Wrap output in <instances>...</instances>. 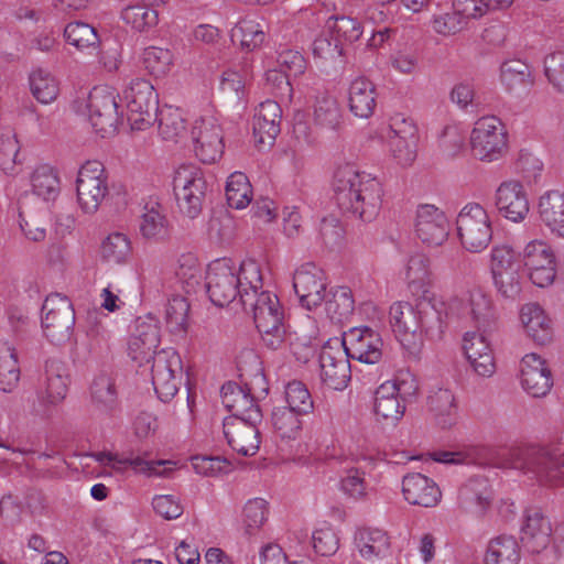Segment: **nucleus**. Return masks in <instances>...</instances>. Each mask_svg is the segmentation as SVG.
Here are the masks:
<instances>
[{"instance_id": "4be33fe9", "label": "nucleus", "mask_w": 564, "mask_h": 564, "mask_svg": "<svg viewBox=\"0 0 564 564\" xmlns=\"http://www.w3.org/2000/svg\"><path fill=\"white\" fill-rule=\"evenodd\" d=\"M259 423L251 422V420L226 417L223 429L228 445L242 456L256 455L261 443Z\"/></svg>"}, {"instance_id": "69168bd1", "label": "nucleus", "mask_w": 564, "mask_h": 564, "mask_svg": "<svg viewBox=\"0 0 564 564\" xmlns=\"http://www.w3.org/2000/svg\"><path fill=\"white\" fill-rule=\"evenodd\" d=\"M313 54L324 59H335L344 55L343 43H339L329 30L323 32L313 42Z\"/></svg>"}, {"instance_id": "c85d7f7f", "label": "nucleus", "mask_w": 564, "mask_h": 564, "mask_svg": "<svg viewBox=\"0 0 564 564\" xmlns=\"http://www.w3.org/2000/svg\"><path fill=\"white\" fill-rule=\"evenodd\" d=\"M313 116L315 126L321 130L337 132L343 128V110L337 99L329 94L316 96Z\"/></svg>"}, {"instance_id": "8fccbe9b", "label": "nucleus", "mask_w": 564, "mask_h": 564, "mask_svg": "<svg viewBox=\"0 0 564 564\" xmlns=\"http://www.w3.org/2000/svg\"><path fill=\"white\" fill-rule=\"evenodd\" d=\"M64 37L78 50L96 47L100 44L96 29L82 21L68 23L64 29Z\"/></svg>"}, {"instance_id": "37998d69", "label": "nucleus", "mask_w": 564, "mask_h": 564, "mask_svg": "<svg viewBox=\"0 0 564 564\" xmlns=\"http://www.w3.org/2000/svg\"><path fill=\"white\" fill-rule=\"evenodd\" d=\"M141 216L140 232L145 239L164 240L169 236V225L165 215L160 210V205L145 206Z\"/></svg>"}, {"instance_id": "412c9836", "label": "nucleus", "mask_w": 564, "mask_h": 564, "mask_svg": "<svg viewBox=\"0 0 564 564\" xmlns=\"http://www.w3.org/2000/svg\"><path fill=\"white\" fill-rule=\"evenodd\" d=\"M495 204L499 215L506 219L520 223L530 212L528 194L519 181H507L496 191Z\"/></svg>"}, {"instance_id": "9b49d317", "label": "nucleus", "mask_w": 564, "mask_h": 564, "mask_svg": "<svg viewBox=\"0 0 564 564\" xmlns=\"http://www.w3.org/2000/svg\"><path fill=\"white\" fill-rule=\"evenodd\" d=\"M69 375L65 364L57 359L45 362L44 382L36 391V400L32 404V413L48 417L51 408L56 406L67 395Z\"/></svg>"}, {"instance_id": "680f3d73", "label": "nucleus", "mask_w": 564, "mask_h": 564, "mask_svg": "<svg viewBox=\"0 0 564 564\" xmlns=\"http://www.w3.org/2000/svg\"><path fill=\"white\" fill-rule=\"evenodd\" d=\"M523 263L528 270L538 269L555 263L551 248L543 241H532L527 245L523 253Z\"/></svg>"}, {"instance_id": "1a4fd4ad", "label": "nucleus", "mask_w": 564, "mask_h": 564, "mask_svg": "<svg viewBox=\"0 0 564 564\" xmlns=\"http://www.w3.org/2000/svg\"><path fill=\"white\" fill-rule=\"evenodd\" d=\"M42 327L54 345L68 341L74 332L75 311L70 301L58 293L46 296L42 306Z\"/></svg>"}, {"instance_id": "4c0bfd02", "label": "nucleus", "mask_w": 564, "mask_h": 564, "mask_svg": "<svg viewBox=\"0 0 564 564\" xmlns=\"http://www.w3.org/2000/svg\"><path fill=\"white\" fill-rule=\"evenodd\" d=\"M231 40H239L242 48L253 51L265 41V25L254 19L245 18L232 29Z\"/></svg>"}, {"instance_id": "c03bdc74", "label": "nucleus", "mask_w": 564, "mask_h": 564, "mask_svg": "<svg viewBox=\"0 0 564 564\" xmlns=\"http://www.w3.org/2000/svg\"><path fill=\"white\" fill-rule=\"evenodd\" d=\"M458 499L464 508L471 506L484 510L490 502V490L485 478H471L458 491Z\"/></svg>"}, {"instance_id": "72a5a7b5", "label": "nucleus", "mask_w": 564, "mask_h": 564, "mask_svg": "<svg viewBox=\"0 0 564 564\" xmlns=\"http://www.w3.org/2000/svg\"><path fill=\"white\" fill-rule=\"evenodd\" d=\"M427 404L435 421L442 429L451 427L456 420L455 398L448 389H437L427 398Z\"/></svg>"}, {"instance_id": "4468645a", "label": "nucleus", "mask_w": 564, "mask_h": 564, "mask_svg": "<svg viewBox=\"0 0 564 564\" xmlns=\"http://www.w3.org/2000/svg\"><path fill=\"white\" fill-rule=\"evenodd\" d=\"M349 359L338 339L327 341L318 358L322 381L330 389L344 390L351 378Z\"/></svg>"}, {"instance_id": "f03ea898", "label": "nucleus", "mask_w": 564, "mask_h": 564, "mask_svg": "<svg viewBox=\"0 0 564 564\" xmlns=\"http://www.w3.org/2000/svg\"><path fill=\"white\" fill-rule=\"evenodd\" d=\"M159 343V327L138 319L128 343V354L139 367L152 362L154 390L161 401L169 402L175 397L182 382L183 364L181 356L173 348L156 351Z\"/></svg>"}, {"instance_id": "79ce46f5", "label": "nucleus", "mask_w": 564, "mask_h": 564, "mask_svg": "<svg viewBox=\"0 0 564 564\" xmlns=\"http://www.w3.org/2000/svg\"><path fill=\"white\" fill-rule=\"evenodd\" d=\"M132 252L131 242L124 234H110L101 243L100 254L104 261L113 264L126 263Z\"/></svg>"}, {"instance_id": "f8f14e48", "label": "nucleus", "mask_w": 564, "mask_h": 564, "mask_svg": "<svg viewBox=\"0 0 564 564\" xmlns=\"http://www.w3.org/2000/svg\"><path fill=\"white\" fill-rule=\"evenodd\" d=\"M473 155L481 161L499 160L507 151V133L497 117L477 120L470 134Z\"/></svg>"}, {"instance_id": "bf43d9fd", "label": "nucleus", "mask_w": 564, "mask_h": 564, "mask_svg": "<svg viewBox=\"0 0 564 564\" xmlns=\"http://www.w3.org/2000/svg\"><path fill=\"white\" fill-rule=\"evenodd\" d=\"M19 152L20 145L15 134L9 132L0 135V169L3 173H17V167L21 163Z\"/></svg>"}, {"instance_id": "7ed1b4c3", "label": "nucleus", "mask_w": 564, "mask_h": 564, "mask_svg": "<svg viewBox=\"0 0 564 564\" xmlns=\"http://www.w3.org/2000/svg\"><path fill=\"white\" fill-rule=\"evenodd\" d=\"M333 189L339 209L362 221L373 220L381 209L384 194L381 182L366 172H359L354 164L345 163L337 167Z\"/></svg>"}, {"instance_id": "5701e85b", "label": "nucleus", "mask_w": 564, "mask_h": 564, "mask_svg": "<svg viewBox=\"0 0 564 564\" xmlns=\"http://www.w3.org/2000/svg\"><path fill=\"white\" fill-rule=\"evenodd\" d=\"M522 388L533 398L545 397L553 387V376L546 361L536 354L525 355L520 362Z\"/></svg>"}, {"instance_id": "0eeeda50", "label": "nucleus", "mask_w": 564, "mask_h": 564, "mask_svg": "<svg viewBox=\"0 0 564 564\" xmlns=\"http://www.w3.org/2000/svg\"><path fill=\"white\" fill-rule=\"evenodd\" d=\"M173 191L178 210L189 219L197 218L207 198L208 184L199 167L181 165L174 173Z\"/></svg>"}, {"instance_id": "e433bc0d", "label": "nucleus", "mask_w": 564, "mask_h": 564, "mask_svg": "<svg viewBox=\"0 0 564 564\" xmlns=\"http://www.w3.org/2000/svg\"><path fill=\"white\" fill-rule=\"evenodd\" d=\"M519 560L520 551L514 538L501 535L490 541L486 564H518Z\"/></svg>"}, {"instance_id": "ea45409f", "label": "nucleus", "mask_w": 564, "mask_h": 564, "mask_svg": "<svg viewBox=\"0 0 564 564\" xmlns=\"http://www.w3.org/2000/svg\"><path fill=\"white\" fill-rule=\"evenodd\" d=\"M77 183V198L86 213H95L108 195L107 181L86 180Z\"/></svg>"}, {"instance_id": "bb28decb", "label": "nucleus", "mask_w": 564, "mask_h": 564, "mask_svg": "<svg viewBox=\"0 0 564 564\" xmlns=\"http://www.w3.org/2000/svg\"><path fill=\"white\" fill-rule=\"evenodd\" d=\"M520 319L529 337L539 345L552 340L551 321L538 303L525 304L520 312Z\"/></svg>"}, {"instance_id": "f704fd0d", "label": "nucleus", "mask_w": 564, "mask_h": 564, "mask_svg": "<svg viewBox=\"0 0 564 564\" xmlns=\"http://www.w3.org/2000/svg\"><path fill=\"white\" fill-rule=\"evenodd\" d=\"M469 310L479 332L492 333L497 329V314L489 296L476 292L470 295Z\"/></svg>"}, {"instance_id": "338daca9", "label": "nucleus", "mask_w": 564, "mask_h": 564, "mask_svg": "<svg viewBox=\"0 0 564 564\" xmlns=\"http://www.w3.org/2000/svg\"><path fill=\"white\" fill-rule=\"evenodd\" d=\"M365 473L358 468H350L346 476L340 480L341 491L355 500L362 499L367 496V482L364 477Z\"/></svg>"}, {"instance_id": "473e14b6", "label": "nucleus", "mask_w": 564, "mask_h": 564, "mask_svg": "<svg viewBox=\"0 0 564 564\" xmlns=\"http://www.w3.org/2000/svg\"><path fill=\"white\" fill-rule=\"evenodd\" d=\"M500 78L509 93L528 90L534 82L530 66L518 58L508 59L501 64Z\"/></svg>"}, {"instance_id": "2f4dec72", "label": "nucleus", "mask_w": 564, "mask_h": 564, "mask_svg": "<svg viewBox=\"0 0 564 564\" xmlns=\"http://www.w3.org/2000/svg\"><path fill=\"white\" fill-rule=\"evenodd\" d=\"M394 383L386 381L375 392L373 410L378 419L394 424L404 414L405 405L394 393Z\"/></svg>"}, {"instance_id": "cd10ccee", "label": "nucleus", "mask_w": 564, "mask_h": 564, "mask_svg": "<svg viewBox=\"0 0 564 564\" xmlns=\"http://www.w3.org/2000/svg\"><path fill=\"white\" fill-rule=\"evenodd\" d=\"M355 543L360 556L368 562L387 556L390 549L388 534L379 529H358L355 533Z\"/></svg>"}, {"instance_id": "3c124183", "label": "nucleus", "mask_w": 564, "mask_h": 564, "mask_svg": "<svg viewBox=\"0 0 564 564\" xmlns=\"http://www.w3.org/2000/svg\"><path fill=\"white\" fill-rule=\"evenodd\" d=\"M301 415L289 406H276L271 415L272 425L282 438H294L301 430Z\"/></svg>"}, {"instance_id": "a18cd8bd", "label": "nucleus", "mask_w": 564, "mask_h": 564, "mask_svg": "<svg viewBox=\"0 0 564 564\" xmlns=\"http://www.w3.org/2000/svg\"><path fill=\"white\" fill-rule=\"evenodd\" d=\"M251 185L246 174L232 173L226 184V198L231 208L242 209L251 202Z\"/></svg>"}, {"instance_id": "f257e3e1", "label": "nucleus", "mask_w": 564, "mask_h": 564, "mask_svg": "<svg viewBox=\"0 0 564 564\" xmlns=\"http://www.w3.org/2000/svg\"><path fill=\"white\" fill-rule=\"evenodd\" d=\"M465 307L463 301L453 299L448 303L434 295L424 294L415 306L398 302L390 307V324L395 338L413 358H419L424 347V336L431 340L443 338L451 314Z\"/></svg>"}, {"instance_id": "5fc2aeb1", "label": "nucleus", "mask_w": 564, "mask_h": 564, "mask_svg": "<svg viewBox=\"0 0 564 564\" xmlns=\"http://www.w3.org/2000/svg\"><path fill=\"white\" fill-rule=\"evenodd\" d=\"M236 276L240 280V296L246 293H253L258 296L260 293L258 292L262 289V275L260 265L257 261L249 259L241 262L238 272L236 271Z\"/></svg>"}, {"instance_id": "7c9ffc66", "label": "nucleus", "mask_w": 564, "mask_h": 564, "mask_svg": "<svg viewBox=\"0 0 564 564\" xmlns=\"http://www.w3.org/2000/svg\"><path fill=\"white\" fill-rule=\"evenodd\" d=\"M542 223L552 234L564 238V194L558 191L545 193L539 203Z\"/></svg>"}, {"instance_id": "e2e57ef3", "label": "nucleus", "mask_w": 564, "mask_h": 564, "mask_svg": "<svg viewBox=\"0 0 564 564\" xmlns=\"http://www.w3.org/2000/svg\"><path fill=\"white\" fill-rule=\"evenodd\" d=\"M419 137H393L389 139V147L393 159L402 166L411 165L416 159V143Z\"/></svg>"}, {"instance_id": "13d9d810", "label": "nucleus", "mask_w": 564, "mask_h": 564, "mask_svg": "<svg viewBox=\"0 0 564 564\" xmlns=\"http://www.w3.org/2000/svg\"><path fill=\"white\" fill-rule=\"evenodd\" d=\"M267 501L261 498L249 500L242 510V524L246 534H254L267 520Z\"/></svg>"}, {"instance_id": "423d86ee", "label": "nucleus", "mask_w": 564, "mask_h": 564, "mask_svg": "<svg viewBox=\"0 0 564 564\" xmlns=\"http://www.w3.org/2000/svg\"><path fill=\"white\" fill-rule=\"evenodd\" d=\"M253 372L249 373L242 361L238 364L240 379L242 386L236 382H227L221 387L220 393L223 404L231 413L229 417L239 420H251V422H261L263 414L258 404L254 392L260 388L263 392H268L265 388V378L262 372L261 362L253 352H249Z\"/></svg>"}, {"instance_id": "58836bf2", "label": "nucleus", "mask_w": 564, "mask_h": 564, "mask_svg": "<svg viewBox=\"0 0 564 564\" xmlns=\"http://www.w3.org/2000/svg\"><path fill=\"white\" fill-rule=\"evenodd\" d=\"M30 89L33 97L41 104L54 101L59 93L57 79L46 69H34L30 76Z\"/></svg>"}, {"instance_id": "a878e982", "label": "nucleus", "mask_w": 564, "mask_h": 564, "mask_svg": "<svg viewBox=\"0 0 564 564\" xmlns=\"http://www.w3.org/2000/svg\"><path fill=\"white\" fill-rule=\"evenodd\" d=\"M377 96L376 86L371 80L366 77L356 78L348 91L350 112L362 119L371 117L377 105Z\"/></svg>"}, {"instance_id": "de8ad7c7", "label": "nucleus", "mask_w": 564, "mask_h": 564, "mask_svg": "<svg viewBox=\"0 0 564 564\" xmlns=\"http://www.w3.org/2000/svg\"><path fill=\"white\" fill-rule=\"evenodd\" d=\"M159 133L165 141L177 142L186 132L185 120L177 109L165 108L158 112Z\"/></svg>"}, {"instance_id": "603ef678", "label": "nucleus", "mask_w": 564, "mask_h": 564, "mask_svg": "<svg viewBox=\"0 0 564 564\" xmlns=\"http://www.w3.org/2000/svg\"><path fill=\"white\" fill-rule=\"evenodd\" d=\"M122 20L132 29L143 32L158 23V12L145 4L128 6L121 11Z\"/></svg>"}, {"instance_id": "49530a36", "label": "nucleus", "mask_w": 564, "mask_h": 564, "mask_svg": "<svg viewBox=\"0 0 564 564\" xmlns=\"http://www.w3.org/2000/svg\"><path fill=\"white\" fill-rule=\"evenodd\" d=\"M324 301L328 316L336 322L348 318L355 308L351 290L347 286H338L330 291V297Z\"/></svg>"}, {"instance_id": "b1692460", "label": "nucleus", "mask_w": 564, "mask_h": 564, "mask_svg": "<svg viewBox=\"0 0 564 564\" xmlns=\"http://www.w3.org/2000/svg\"><path fill=\"white\" fill-rule=\"evenodd\" d=\"M282 109L274 100H265L259 105L253 116V135L256 142L271 147L279 135Z\"/></svg>"}, {"instance_id": "09e8293b", "label": "nucleus", "mask_w": 564, "mask_h": 564, "mask_svg": "<svg viewBox=\"0 0 564 564\" xmlns=\"http://www.w3.org/2000/svg\"><path fill=\"white\" fill-rule=\"evenodd\" d=\"M142 64L150 75L163 77L173 66V54L167 48L150 46L143 51Z\"/></svg>"}, {"instance_id": "0e129e2a", "label": "nucleus", "mask_w": 564, "mask_h": 564, "mask_svg": "<svg viewBox=\"0 0 564 564\" xmlns=\"http://www.w3.org/2000/svg\"><path fill=\"white\" fill-rule=\"evenodd\" d=\"M521 262L519 254L508 245L496 246L491 251V273L519 270Z\"/></svg>"}, {"instance_id": "052dcab7", "label": "nucleus", "mask_w": 564, "mask_h": 564, "mask_svg": "<svg viewBox=\"0 0 564 564\" xmlns=\"http://www.w3.org/2000/svg\"><path fill=\"white\" fill-rule=\"evenodd\" d=\"M105 459L109 462H116L120 465H129L131 466L135 471L144 473L149 476L158 475V476H166L167 469H163L160 471L158 469L159 466L165 465V464H172L170 460H158V462H148L144 460L141 457H123V458H117L116 455H112L110 453H99L98 454V460L104 462Z\"/></svg>"}, {"instance_id": "6e6d98bb", "label": "nucleus", "mask_w": 564, "mask_h": 564, "mask_svg": "<svg viewBox=\"0 0 564 564\" xmlns=\"http://www.w3.org/2000/svg\"><path fill=\"white\" fill-rule=\"evenodd\" d=\"M188 312L189 303L185 297L176 295L169 300L165 310V321L172 333L185 332Z\"/></svg>"}, {"instance_id": "f3484780", "label": "nucleus", "mask_w": 564, "mask_h": 564, "mask_svg": "<svg viewBox=\"0 0 564 564\" xmlns=\"http://www.w3.org/2000/svg\"><path fill=\"white\" fill-rule=\"evenodd\" d=\"M339 344L349 358L360 362L376 364L382 358V338L379 333L368 326L349 329Z\"/></svg>"}, {"instance_id": "393cba45", "label": "nucleus", "mask_w": 564, "mask_h": 564, "mask_svg": "<svg viewBox=\"0 0 564 564\" xmlns=\"http://www.w3.org/2000/svg\"><path fill=\"white\" fill-rule=\"evenodd\" d=\"M402 492L409 503L425 508L435 507L442 497L438 486L419 473L403 477Z\"/></svg>"}, {"instance_id": "774afa93", "label": "nucleus", "mask_w": 564, "mask_h": 564, "mask_svg": "<svg viewBox=\"0 0 564 564\" xmlns=\"http://www.w3.org/2000/svg\"><path fill=\"white\" fill-rule=\"evenodd\" d=\"M544 73L553 87L564 93V52H555L545 57Z\"/></svg>"}, {"instance_id": "6ab92c4d", "label": "nucleus", "mask_w": 564, "mask_h": 564, "mask_svg": "<svg viewBox=\"0 0 564 564\" xmlns=\"http://www.w3.org/2000/svg\"><path fill=\"white\" fill-rule=\"evenodd\" d=\"M415 232L427 246H442L449 235V221L434 205H421L416 212Z\"/></svg>"}, {"instance_id": "a211bd4d", "label": "nucleus", "mask_w": 564, "mask_h": 564, "mask_svg": "<svg viewBox=\"0 0 564 564\" xmlns=\"http://www.w3.org/2000/svg\"><path fill=\"white\" fill-rule=\"evenodd\" d=\"M192 140L195 155L203 163H214L224 153V137L221 127L213 118L196 120L192 128Z\"/></svg>"}, {"instance_id": "ddd939ff", "label": "nucleus", "mask_w": 564, "mask_h": 564, "mask_svg": "<svg viewBox=\"0 0 564 564\" xmlns=\"http://www.w3.org/2000/svg\"><path fill=\"white\" fill-rule=\"evenodd\" d=\"M239 282L230 260H216L208 265L206 291L214 305L223 307L240 297Z\"/></svg>"}, {"instance_id": "20e7f679", "label": "nucleus", "mask_w": 564, "mask_h": 564, "mask_svg": "<svg viewBox=\"0 0 564 564\" xmlns=\"http://www.w3.org/2000/svg\"><path fill=\"white\" fill-rule=\"evenodd\" d=\"M498 466L531 474L541 484L557 486L564 481V443L547 446H517L498 453Z\"/></svg>"}, {"instance_id": "a19ab883", "label": "nucleus", "mask_w": 564, "mask_h": 564, "mask_svg": "<svg viewBox=\"0 0 564 564\" xmlns=\"http://www.w3.org/2000/svg\"><path fill=\"white\" fill-rule=\"evenodd\" d=\"M31 184L33 193L44 200H54L59 194V178L50 165L37 166L31 176Z\"/></svg>"}, {"instance_id": "c756f323", "label": "nucleus", "mask_w": 564, "mask_h": 564, "mask_svg": "<svg viewBox=\"0 0 564 564\" xmlns=\"http://www.w3.org/2000/svg\"><path fill=\"white\" fill-rule=\"evenodd\" d=\"M93 405L102 413L110 414L119 406L118 390L115 378L106 372L97 375L90 384Z\"/></svg>"}, {"instance_id": "aec40b11", "label": "nucleus", "mask_w": 564, "mask_h": 564, "mask_svg": "<svg viewBox=\"0 0 564 564\" xmlns=\"http://www.w3.org/2000/svg\"><path fill=\"white\" fill-rule=\"evenodd\" d=\"M520 540L531 553H540L551 543L552 524L540 508L529 507L524 510Z\"/></svg>"}, {"instance_id": "4d7b16f0", "label": "nucleus", "mask_w": 564, "mask_h": 564, "mask_svg": "<svg viewBox=\"0 0 564 564\" xmlns=\"http://www.w3.org/2000/svg\"><path fill=\"white\" fill-rule=\"evenodd\" d=\"M285 400L289 408L302 415L311 413L314 408L312 395L301 381L294 380L288 383Z\"/></svg>"}, {"instance_id": "c9c22d12", "label": "nucleus", "mask_w": 564, "mask_h": 564, "mask_svg": "<svg viewBox=\"0 0 564 564\" xmlns=\"http://www.w3.org/2000/svg\"><path fill=\"white\" fill-rule=\"evenodd\" d=\"M20 375L15 349L8 343H0V390L12 392L19 383Z\"/></svg>"}, {"instance_id": "39448f33", "label": "nucleus", "mask_w": 564, "mask_h": 564, "mask_svg": "<svg viewBox=\"0 0 564 564\" xmlns=\"http://www.w3.org/2000/svg\"><path fill=\"white\" fill-rule=\"evenodd\" d=\"M241 305L246 312H252L256 327L268 348L276 350L288 343L293 355L297 359H302L297 350V344L293 340V335L286 332L283 323V312L275 294L261 291L256 296L253 293L245 292L241 295Z\"/></svg>"}, {"instance_id": "864d4df0", "label": "nucleus", "mask_w": 564, "mask_h": 564, "mask_svg": "<svg viewBox=\"0 0 564 564\" xmlns=\"http://www.w3.org/2000/svg\"><path fill=\"white\" fill-rule=\"evenodd\" d=\"M326 29L335 35L339 43H352L357 41L361 34L360 23L349 17H330L326 22Z\"/></svg>"}, {"instance_id": "2eb2a0df", "label": "nucleus", "mask_w": 564, "mask_h": 564, "mask_svg": "<svg viewBox=\"0 0 564 564\" xmlns=\"http://www.w3.org/2000/svg\"><path fill=\"white\" fill-rule=\"evenodd\" d=\"M88 118L101 137L116 132L119 122L116 95L107 87H94L87 100Z\"/></svg>"}, {"instance_id": "dca6fc26", "label": "nucleus", "mask_w": 564, "mask_h": 564, "mask_svg": "<svg viewBox=\"0 0 564 564\" xmlns=\"http://www.w3.org/2000/svg\"><path fill=\"white\" fill-rule=\"evenodd\" d=\"M293 288L301 306L312 311L326 299L325 273L313 262L304 263L294 272Z\"/></svg>"}, {"instance_id": "9d476101", "label": "nucleus", "mask_w": 564, "mask_h": 564, "mask_svg": "<svg viewBox=\"0 0 564 564\" xmlns=\"http://www.w3.org/2000/svg\"><path fill=\"white\" fill-rule=\"evenodd\" d=\"M456 225L463 247L470 252L482 251L491 241L490 219L479 204H467L458 214Z\"/></svg>"}, {"instance_id": "6e6552de", "label": "nucleus", "mask_w": 564, "mask_h": 564, "mask_svg": "<svg viewBox=\"0 0 564 564\" xmlns=\"http://www.w3.org/2000/svg\"><path fill=\"white\" fill-rule=\"evenodd\" d=\"M128 121L132 130H145L158 119L159 96L147 79L134 78L124 90Z\"/></svg>"}]
</instances>
